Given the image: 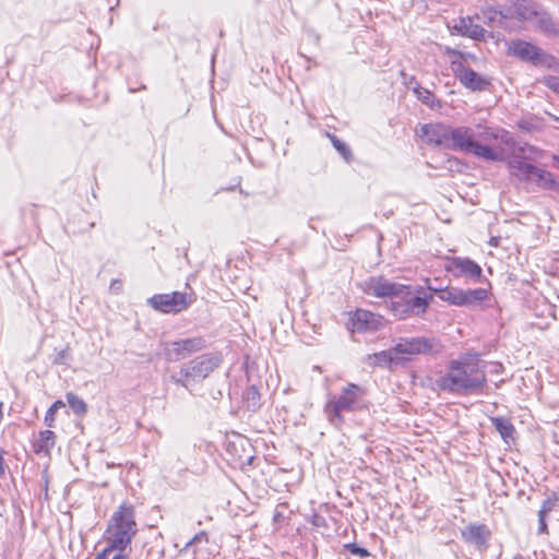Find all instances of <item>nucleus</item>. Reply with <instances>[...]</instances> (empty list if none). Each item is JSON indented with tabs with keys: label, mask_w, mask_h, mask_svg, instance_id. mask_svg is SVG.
Returning a JSON list of instances; mask_svg holds the SVG:
<instances>
[{
	"label": "nucleus",
	"mask_w": 559,
	"mask_h": 559,
	"mask_svg": "<svg viewBox=\"0 0 559 559\" xmlns=\"http://www.w3.org/2000/svg\"><path fill=\"white\" fill-rule=\"evenodd\" d=\"M421 136L428 144L443 146L448 150L473 155L486 162H502L504 151L491 145L495 139L510 143L507 133L495 131L491 127L478 123L474 127H451L444 123L423 124Z\"/></svg>",
	"instance_id": "obj_1"
},
{
	"label": "nucleus",
	"mask_w": 559,
	"mask_h": 559,
	"mask_svg": "<svg viewBox=\"0 0 559 559\" xmlns=\"http://www.w3.org/2000/svg\"><path fill=\"white\" fill-rule=\"evenodd\" d=\"M440 391L454 395L483 394L487 377L478 355H466L449 362L447 371L436 380Z\"/></svg>",
	"instance_id": "obj_2"
},
{
	"label": "nucleus",
	"mask_w": 559,
	"mask_h": 559,
	"mask_svg": "<svg viewBox=\"0 0 559 559\" xmlns=\"http://www.w3.org/2000/svg\"><path fill=\"white\" fill-rule=\"evenodd\" d=\"M138 532L134 520V508L123 502L112 514L106 530L107 546L110 552L124 554Z\"/></svg>",
	"instance_id": "obj_3"
},
{
	"label": "nucleus",
	"mask_w": 559,
	"mask_h": 559,
	"mask_svg": "<svg viewBox=\"0 0 559 559\" xmlns=\"http://www.w3.org/2000/svg\"><path fill=\"white\" fill-rule=\"evenodd\" d=\"M366 390L356 384L347 383L342 388L340 394L331 396L325 406L324 413L328 420L335 427L344 424V413H355L368 407Z\"/></svg>",
	"instance_id": "obj_4"
},
{
	"label": "nucleus",
	"mask_w": 559,
	"mask_h": 559,
	"mask_svg": "<svg viewBox=\"0 0 559 559\" xmlns=\"http://www.w3.org/2000/svg\"><path fill=\"white\" fill-rule=\"evenodd\" d=\"M221 361V356L217 354L200 355L185 362L178 373L170 376V380L175 384L189 390L206 379L219 366Z\"/></svg>",
	"instance_id": "obj_5"
},
{
	"label": "nucleus",
	"mask_w": 559,
	"mask_h": 559,
	"mask_svg": "<svg viewBox=\"0 0 559 559\" xmlns=\"http://www.w3.org/2000/svg\"><path fill=\"white\" fill-rule=\"evenodd\" d=\"M429 302L426 298L414 294L412 286L401 284V289L391 298V311L399 319L420 316L426 312Z\"/></svg>",
	"instance_id": "obj_6"
},
{
	"label": "nucleus",
	"mask_w": 559,
	"mask_h": 559,
	"mask_svg": "<svg viewBox=\"0 0 559 559\" xmlns=\"http://www.w3.org/2000/svg\"><path fill=\"white\" fill-rule=\"evenodd\" d=\"M441 350L442 345L435 337H402L394 345L399 360L413 355H438Z\"/></svg>",
	"instance_id": "obj_7"
},
{
	"label": "nucleus",
	"mask_w": 559,
	"mask_h": 559,
	"mask_svg": "<svg viewBox=\"0 0 559 559\" xmlns=\"http://www.w3.org/2000/svg\"><path fill=\"white\" fill-rule=\"evenodd\" d=\"M205 346V340L201 336L165 342L162 344V355L167 361L175 362L202 350Z\"/></svg>",
	"instance_id": "obj_8"
},
{
	"label": "nucleus",
	"mask_w": 559,
	"mask_h": 559,
	"mask_svg": "<svg viewBox=\"0 0 559 559\" xmlns=\"http://www.w3.org/2000/svg\"><path fill=\"white\" fill-rule=\"evenodd\" d=\"M193 299L187 293L173 292L170 294H156L147 299V305L163 313H178L186 310Z\"/></svg>",
	"instance_id": "obj_9"
},
{
	"label": "nucleus",
	"mask_w": 559,
	"mask_h": 559,
	"mask_svg": "<svg viewBox=\"0 0 559 559\" xmlns=\"http://www.w3.org/2000/svg\"><path fill=\"white\" fill-rule=\"evenodd\" d=\"M452 71L460 83L473 92H483L489 88L490 80L478 74L463 62L453 60Z\"/></svg>",
	"instance_id": "obj_10"
},
{
	"label": "nucleus",
	"mask_w": 559,
	"mask_h": 559,
	"mask_svg": "<svg viewBox=\"0 0 559 559\" xmlns=\"http://www.w3.org/2000/svg\"><path fill=\"white\" fill-rule=\"evenodd\" d=\"M359 288L367 295L378 298H392L396 290L401 289V284L391 282L384 276H370L358 284Z\"/></svg>",
	"instance_id": "obj_11"
},
{
	"label": "nucleus",
	"mask_w": 559,
	"mask_h": 559,
	"mask_svg": "<svg viewBox=\"0 0 559 559\" xmlns=\"http://www.w3.org/2000/svg\"><path fill=\"white\" fill-rule=\"evenodd\" d=\"M510 52L519 59L533 64H543L548 55L536 45L525 40H513L510 45Z\"/></svg>",
	"instance_id": "obj_12"
},
{
	"label": "nucleus",
	"mask_w": 559,
	"mask_h": 559,
	"mask_svg": "<svg viewBox=\"0 0 559 559\" xmlns=\"http://www.w3.org/2000/svg\"><path fill=\"white\" fill-rule=\"evenodd\" d=\"M447 270L455 277L465 276L473 282H478L483 275L480 265L468 258L453 257Z\"/></svg>",
	"instance_id": "obj_13"
},
{
	"label": "nucleus",
	"mask_w": 559,
	"mask_h": 559,
	"mask_svg": "<svg viewBox=\"0 0 559 559\" xmlns=\"http://www.w3.org/2000/svg\"><path fill=\"white\" fill-rule=\"evenodd\" d=\"M381 323V317L368 310L358 309L352 318V324L355 331L362 332L377 330Z\"/></svg>",
	"instance_id": "obj_14"
},
{
	"label": "nucleus",
	"mask_w": 559,
	"mask_h": 559,
	"mask_svg": "<svg viewBox=\"0 0 559 559\" xmlns=\"http://www.w3.org/2000/svg\"><path fill=\"white\" fill-rule=\"evenodd\" d=\"M509 168L513 176L522 181H532L538 167L527 163L523 158L510 157L508 162Z\"/></svg>",
	"instance_id": "obj_15"
},
{
	"label": "nucleus",
	"mask_w": 559,
	"mask_h": 559,
	"mask_svg": "<svg viewBox=\"0 0 559 559\" xmlns=\"http://www.w3.org/2000/svg\"><path fill=\"white\" fill-rule=\"evenodd\" d=\"M509 168L513 176L522 181H532L538 167L527 163L523 158L510 157L508 162Z\"/></svg>",
	"instance_id": "obj_16"
},
{
	"label": "nucleus",
	"mask_w": 559,
	"mask_h": 559,
	"mask_svg": "<svg viewBox=\"0 0 559 559\" xmlns=\"http://www.w3.org/2000/svg\"><path fill=\"white\" fill-rule=\"evenodd\" d=\"M534 26L548 37L559 36V23L544 8L534 21Z\"/></svg>",
	"instance_id": "obj_17"
},
{
	"label": "nucleus",
	"mask_w": 559,
	"mask_h": 559,
	"mask_svg": "<svg viewBox=\"0 0 559 559\" xmlns=\"http://www.w3.org/2000/svg\"><path fill=\"white\" fill-rule=\"evenodd\" d=\"M543 7L533 0H520L515 4V14L521 21L534 23Z\"/></svg>",
	"instance_id": "obj_18"
},
{
	"label": "nucleus",
	"mask_w": 559,
	"mask_h": 559,
	"mask_svg": "<svg viewBox=\"0 0 559 559\" xmlns=\"http://www.w3.org/2000/svg\"><path fill=\"white\" fill-rule=\"evenodd\" d=\"M490 421L507 444L515 441L516 430L510 419L506 417H491Z\"/></svg>",
	"instance_id": "obj_19"
},
{
	"label": "nucleus",
	"mask_w": 559,
	"mask_h": 559,
	"mask_svg": "<svg viewBox=\"0 0 559 559\" xmlns=\"http://www.w3.org/2000/svg\"><path fill=\"white\" fill-rule=\"evenodd\" d=\"M488 289L478 287L475 289L461 288V307H474L488 298Z\"/></svg>",
	"instance_id": "obj_20"
},
{
	"label": "nucleus",
	"mask_w": 559,
	"mask_h": 559,
	"mask_svg": "<svg viewBox=\"0 0 559 559\" xmlns=\"http://www.w3.org/2000/svg\"><path fill=\"white\" fill-rule=\"evenodd\" d=\"M476 17L481 21L484 24L489 25L490 27L502 26L503 21L506 20V15L502 14L501 11L497 10L493 7L483 8L479 13L476 14Z\"/></svg>",
	"instance_id": "obj_21"
},
{
	"label": "nucleus",
	"mask_w": 559,
	"mask_h": 559,
	"mask_svg": "<svg viewBox=\"0 0 559 559\" xmlns=\"http://www.w3.org/2000/svg\"><path fill=\"white\" fill-rule=\"evenodd\" d=\"M495 131H499L501 133H507L510 138V143H506L503 142L500 138L499 139H495V141L497 140H500L503 144H506L507 146H510L512 147V153H511V157H519V158H523L525 159L527 157V153H532L534 151V147L528 145L527 143H519V144H515L513 138L511 136V134L506 131V130H502V129H499V128H492ZM493 142V140L491 141V143Z\"/></svg>",
	"instance_id": "obj_22"
},
{
	"label": "nucleus",
	"mask_w": 559,
	"mask_h": 559,
	"mask_svg": "<svg viewBox=\"0 0 559 559\" xmlns=\"http://www.w3.org/2000/svg\"><path fill=\"white\" fill-rule=\"evenodd\" d=\"M531 182L536 183L542 189L559 191V183L555 180L554 175L542 168H537Z\"/></svg>",
	"instance_id": "obj_23"
},
{
	"label": "nucleus",
	"mask_w": 559,
	"mask_h": 559,
	"mask_svg": "<svg viewBox=\"0 0 559 559\" xmlns=\"http://www.w3.org/2000/svg\"><path fill=\"white\" fill-rule=\"evenodd\" d=\"M466 542L483 545L487 540L486 527L484 525H468L462 531Z\"/></svg>",
	"instance_id": "obj_24"
},
{
	"label": "nucleus",
	"mask_w": 559,
	"mask_h": 559,
	"mask_svg": "<svg viewBox=\"0 0 559 559\" xmlns=\"http://www.w3.org/2000/svg\"><path fill=\"white\" fill-rule=\"evenodd\" d=\"M56 442V435L51 430H43L39 432L38 440L34 443V450L37 454H49Z\"/></svg>",
	"instance_id": "obj_25"
},
{
	"label": "nucleus",
	"mask_w": 559,
	"mask_h": 559,
	"mask_svg": "<svg viewBox=\"0 0 559 559\" xmlns=\"http://www.w3.org/2000/svg\"><path fill=\"white\" fill-rule=\"evenodd\" d=\"M399 358L395 355L394 347L388 350H382L379 353H374L369 355L368 362L370 366H379L384 367L390 365L391 362L397 361Z\"/></svg>",
	"instance_id": "obj_26"
},
{
	"label": "nucleus",
	"mask_w": 559,
	"mask_h": 559,
	"mask_svg": "<svg viewBox=\"0 0 559 559\" xmlns=\"http://www.w3.org/2000/svg\"><path fill=\"white\" fill-rule=\"evenodd\" d=\"M412 91L416 97L428 107L435 108L439 105V100L436 98L435 94L429 90L421 87L418 83L412 87Z\"/></svg>",
	"instance_id": "obj_27"
},
{
	"label": "nucleus",
	"mask_w": 559,
	"mask_h": 559,
	"mask_svg": "<svg viewBox=\"0 0 559 559\" xmlns=\"http://www.w3.org/2000/svg\"><path fill=\"white\" fill-rule=\"evenodd\" d=\"M438 297L450 305L461 307V288L447 287L439 290Z\"/></svg>",
	"instance_id": "obj_28"
},
{
	"label": "nucleus",
	"mask_w": 559,
	"mask_h": 559,
	"mask_svg": "<svg viewBox=\"0 0 559 559\" xmlns=\"http://www.w3.org/2000/svg\"><path fill=\"white\" fill-rule=\"evenodd\" d=\"M66 399H67L69 406L71 407V409L73 411V413L75 415H79V416L85 415V413L87 411V405L83 401V399H81L79 395H76L72 392L67 393Z\"/></svg>",
	"instance_id": "obj_29"
},
{
	"label": "nucleus",
	"mask_w": 559,
	"mask_h": 559,
	"mask_svg": "<svg viewBox=\"0 0 559 559\" xmlns=\"http://www.w3.org/2000/svg\"><path fill=\"white\" fill-rule=\"evenodd\" d=\"M243 396L247 402V407L249 409L255 411L257 408L260 407L261 396L258 389L254 385L249 386L246 390Z\"/></svg>",
	"instance_id": "obj_30"
},
{
	"label": "nucleus",
	"mask_w": 559,
	"mask_h": 559,
	"mask_svg": "<svg viewBox=\"0 0 559 559\" xmlns=\"http://www.w3.org/2000/svg\"><path fill=\"white\" fill-rule=\"evenodd\" d=\"M461 23L466 27L465 34L473 39H481L485 37L486 31L479 25H473L471 17L467 20L462 19Z\"/></svg>",
	"instance_id": "obj_31"
},
{
	"label": "nucleus",
	"mask_w": 559,
	"mask_h": 559,
	"mask_svg": "<svg viewBox=\"0 0 559 559\" xmlns=\"http://www.w3.org/2000/svg\"><path fill=\"white\" fill-rule=\"evenodd\" d=\"M330 139H331V142L334 146V148L338 152V154L346 160V162H350L352 158H353V155H352V151L350 148L348 147V145L341 141L337 136L335 135H330Z\"/></svg>",
	"instance_id": "obj_32"
},
{
	"label": "nucleus",
	"mask_w": 559,
	"mask_h": 559,
	"mask_svg": "<svg viewBox=\"0 0 559 559\" xmlns=\"http://www.w3.org/2000/svg\"><path fill=\"white\" fill-rule=\"evenodd\" d=\"M559 509V495L554 492L550 497L544 500L538 513L548 515L551 511Z\"/></svg>",
	"instance_id": "obj_33"
},
{
	"label": "nucleus",
	"mask_w": 559,
	"mask_h": 559,
	"mask_svg": "<svg viewBox=\"0 0 559 559\" xmlns=\"http://www.w3.org/2000/svg\"><path fill=\"white\" fill-rule=\"evenodd\" d=\"M61 407H64V403L62 401H56L49 408L48 411L46 412V415H45V424L48 426V427H53L55 425V415L57 413V411Z\"/></svg>",
	"instance_id": "obj_34"
},
{
	"label": "nucleus",
	"mask_w": 559,
	"mask_h": 559,
	"mask_svg": "<svg viewBox=\"0 0 559 559\" xmlns=\"http://www.w3.org/2000/svg\"><path fill=\"white\" fill-rule=\"evenodd\" d=\"M94 559H129V556L127 554L122 552H110L109 549H104L99 554L96 555Z\"/></svg>",
	"instance_id": "obj_35"
},
{
	"label": "nucleus",
	"mask_w": 559,
	"mask_h": 559,
	"mask_svg": "<svg viewBox=\"0 0 559 559\" xmlns=\"http://www.w3.org/2000/svg\"><path fill=\"white\" fill-rule=\"evenodd\" d=\"M345 548H347L352 555L360 557H368L370 555L366 548L359 547L356 544H346Z\"/></svg>",
	"instance_id": "obj_36"
},
{
	"label": "nucleus",
	"mask_w": 559,
	"mask_h": 559,
	"mask_svg": "<svg viewBox=\"0 0 559 559\" xmlns=\"http://www.w3.org/2000/svg\"><path fill=\"white\" fill-rule=\"evenodd\" d=\"M202 540H207V534L202 531L198 534H195L185 546L183 550H187L189 547H191L192 545L197 544V543H200Z\"/></svg>",
	"instance_id": "obj_37"
},
{
	"label": "nucleus",
	"mask_w": 559,
	"mask_h": 559,
	"mask_svg": "<svg viewBox=\"0 0 559 559\" xmlns=\"http://www.w3.org/2000/svg\"><path fill=\"white\" fill-rule=\"evenodd\" d=\"M546 86L555 92L556 94H559V76H549L545 80Z\"/></svg>",
	"instance_id": "obj_38"
},
{
	"label": "nucleus",
	"mask_w": 559,
	"mask_h": 559,
	"mask_svg": "<svg viewBox=\"0 0 559 559\" xmlns=\"http://www.w3.org/2000/svg\"><path fill=\"white\" fill-rule=\"evenodd\" d=\"M70 357V354H69V350L68 349H62L60 350L55 359H53V362L57 364V365H63L67 362V360L69 359Z\"/></svg>",
	"instance_id": "obj_39"
},
{
	"label": "nucleus",
	"mask_w": 559,
	"mask_h": 559,
	"mask_svg": "<svg viewBox=\"0 0 559 559\" xmlns=\"http://www.w3.org/2000/svg\"><path fill=\"white\" fill-rule=\"evenodd\" d=\"M546 516L547 515L538 513V534H548Z\"/></svg>",
	"instance_id": "obj_40"
},
{
	"label": "nucleus",
	"mask_w": 559,
	"mask_h": 559,
	"mask_svg": "<svg viewBox=\"0 0 559 559\" xmlns=\"http://www.w3.org/2000/svg\"><path fill=\"white\" fill-rule=\"evenodd\" d=\"M122 287V283L119 280H112L110 283V290L118 293Z\"/></svg>",
	"instance_id": "obj_41"
},
{
	"label": "nucleus",
	"mask_w": 559,
	"mask_h": 559,
	"mask_svg": "<svg viewBox=\"0 0 559 559\" xmlns=\"http://www.w3.org/2000/svg\"><path fill=\"white\" fill-rule=\"evenodd\" d=\"M5 466H4V460L2 455V451L0 450V474H4Z\"/></svg>",
	"instance_id": "obj_42"
},
{
	"label": "nucleus",
	"mask_w": 559,
	"mask_h": 559,
	"mask_svg": "<svg viewBox=\"0 0 559 559\" xmlns=\"http://www.w3.org/2000/svg\"><path fill=\"white\" fill-rule=\"evenodd\" d=\"M245 496H246V491L240 490V491H237V496L235 497V499L240 501L241 498Z\"/></svg>",
	"instance_id": "obj_43"
},
{
	"label": "nucleus",
	"mask_w": 559,
	"mask_h": 559,
	"mask_svg": "<svg viewBox=\"0 0 559 559\" xmlns=\"http://www.w3.org/2000/svg\"><path fill=\"white\" fill-rule=\"evenodd\" d=\"M502 368V365L495 364V372H500V369Z\"/></svg>",
	"instance_id": "obj_44"
},
{
	"label": "nucleus",
	"mask_w": 559,
	"mask_h": 559,
	"mask_svg": "<svg viewBox=\"0 0 559 559\" xmlns=\"http://www.w3.org/2000/svg\"><path fill=\"white\" fill-rule=\"evenodd\" d=\"M490 245L497 246L498 245V239L497 238H491L490 239Z\"/></svg>",
	"instance_id": "obj_45"
},
{
	"label": "nucleus",
	"mask_w": 559,
	"mask_h": 559,
	"mask_svg": "<svg viewBox=\"0 0 559 559\" xmlns=\"http://www.w3.org/2000/svg\"><path fill=\"white\" fill-rule=\"evenodd\" d=\"M281 516H282V515H281V513H280V512H275V514H274V520H275V521H278V519H280Z\"/></svg>",
	"instance_id": "obj_46"
},
{
	"label": "nucleus",
	"mask_w": 559,
	"mask_h": 559,
	"mask_svg": "<svg viewBox=\"0 0 559 559\" xmlns=\"http://www.w3.org/2000/svg\"><path fill=\"white\" fill-rule=\"evenodd\" d=\"M246 461L248 464H251V462L253 461V456L249 455Z\"/></svg>",
	"instance_id": "obj_47"
},
{
	"label": "nucleus",
	"mask_w": 559,
	"mask_h": 559,
	"mask_svg": "<svg viewBox=\"0 0 559 559\" xmlns=\"http://www.w3.org/2000/svg\"><path fill=\"white\" fill-rule=\"evenodd\" d=\"M413 82L416 84L417 82L415 81V78H411V81H409V84H413Z\"/></svg>",
	"instance_id": "obj_48"
},
{
	"label": "nucleus",
	"mask_w": 559,
	"mask_h": 559,
	"mask_svg": "<svg viewBox=\"0 0 559 559\" xmlns=\"http://www.w3.org/2000/svg\"><path fill=\"white\" fill-rule=\"evenodd\" d=\"M242 510H243V511H246V512H247V511H248V512H251V510H249V508H246V507H243V508H242Z\"/></svg>",
	"instance_id": "obj_49"
},
{
	"label": "nucleus",
	"mask_w": 559,
	"mask_h": 559,
	"mask_svg": "<svg viewBox=\"0 0 559 559\" xmlns=\"http://www.w3.org/2000/svg\"><path fill=\"white\" fill-rule=\"evenodd\" d=\"M320 520H321V519H319V518H318V519H317V521L314 522V524H316V525H319V524H320Z\"/></svg>",
	"instance_id": "obj_50"
},
{
	"label": "nucleus",
	"mask_w": 559,
	"mask_h": 559,
	"mask_svg": "<svg viewBox=\"0 0 559 559\" xmlns=\"http://www.w3.org/2000/svg\"><path fill=\"white\" fill-rule=\"evenodd\" d=\"M455 55H457L459 57H462L463 55L459 51H454Z\"/></svg>",
	"instance_id": "obj_51"
},
{
	"label": "nucleus",
	"mask_w": 559,
	"mask_h": 559,
	"mask_svg": "<svg viewBox=\"0 0 559 559\" xmlns=\"http://www.w3.org/2000/svg\"><path fill=\"white\" fill-rule=\"evenodd\" d=\"M45 499H48V491L45 492Z\"/></svg>",
	"instance_id": "obj_52"
},
{
	"label": "nucleus",
	"mask_w": 559,
	"mask_h": 559,
	"mask_svg": "<svg viewBox=\"0 0 559 559\" xmlns=\"http://www.w3.org/2000/svg\"><path fill=\"white\" fill-rule=\"evenodd\" d=\"M514 559H524V558H522L521 556H516V557H514Z\"/></svg>",
	"instance_id": "obj_53"
}]
</instances>
